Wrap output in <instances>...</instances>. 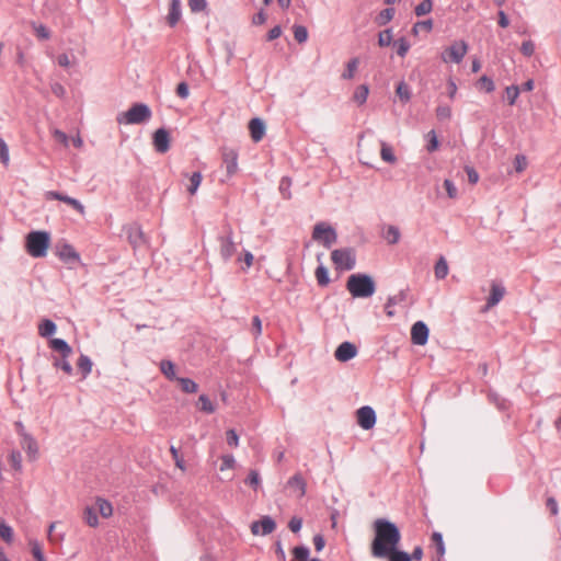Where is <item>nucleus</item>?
Returning a JSON list of instances; mask_svg holds the SVG:
<instances>
[{
    "mask_svg": "<svg viewBox=\"0 0 561 561\" xmlns=\"http://www.w3.org/2000/svg\"><path fill=\"white\" fill-rule=\"evenodd\" d=\"M179 381L181 389L185 393H195L198 390L197 383L190 378H176Z\"/></svg>",
    "mask_w": 561,
    "mask_h": 561,
    "instance_id": "obj_31",
    "label": "nucleus"
},
{
    "mask_svg": "<svg viewBox=\"0 0 561 561\" xmlns=\"http://www.w3.org/2000/svg\"><path fill=\"white\" fill-rule=\"evenodd\" d=\"M393 15H394L393 9H385L379 13V15L377 18V22L380 25L387 24L388 22H390L393 19Z\"/></svg>",
    "mask_w": 561,
    "mask_h": 561,
    "instance_id": "obj_48",
    "label": "nucleus"
},
{
    "mask_svg": "<svg viewBox=\"0 0 561 561\" xmlns=\"http://www.w3.org/2000/svg\"><path fill=\"white\" fill-rule=\"evenodd\" d=\"M431 539H432V543L436 548V552H437L438 557L444 556V553H445V546H444L442 534L435 531V533H433Z\"/></svg>",
    "mask_w": 561,
    "mask_h": 561,
    "instance_id": "obj_40",
    "label": "nucleus"
},
{
    "mask_svg": "<svg viewBox=\"0 0 561 561\" xmlns=\"http://www.w3.org/2000/svg\"><path fill=\"white\" fill-rule=\"evenodd\" d=\"M0 162L4 167H8L10 163L9 147L1 137H0Z\"/></svg>",
    "mask_w": 561,
    "mask_h": 561,
    "instance_id": "obj_42",
    "label": "nucleus"
},
{
    "mask_svg": "<svg viewBox=\"0 0 561 561\" xmlns=\"http://www.w3.org/2000/svg\"><path fill=\"white\" fill-rule=\"evenodd\" d=\"M181 19V1L171 0L169 14L167 16L170 26H174Z\"/></svg>",
    "mask_w": 561,
    "mask_h": 561,
    "instance_id": "obj_19",
    "label": "nucleus"
},
{
    "mask_svg": "<svg viewBox=\"0 0 561 561\" xmlns=\"http://www.w3.org/2000/svg\"><path fill=\"white\" fill-rule=\"evenodd\" d=\"M46 198L64 202L67 205L71 206L73 209H76L80 215H84L85 213L84 206L78 199L69 197L67 195H62L61 193L49 191L46 193Z\"/></svg>",
    "mask_w": 561,
    "mask_h": 561,
    "instance_id": "obj_12",
    "label": "nucleus"
},
{
    "mask_svg": "<svg viewBox=\"0 0 561 561\" xmlns=\"http://www.w3.org/2000/svg\"><path fill=\"white\" fill-rule=\"evenodd\" d=\"M504 295L505 288L502 285L493 282L491 284V291L486 301L485 309H490L496 306L503 299Z\"/></svg>",
    "mask_w": 561,
    "mask_h": 561,
    "instance_id": "obj_18",
    "label": "nucleus"
},
{
    "mask_svg": "<svg viewBox=\"0 0 561 561\" xmlns=\"http://www.w3.org/2000/svg\"><path fill=\"white\" fill-rule=\"evenodd\" d=\"M22 446L31 458L34 459L36 457L38 453V446L32 437L24 436Z\"/></svg>",
    "mask_w": 561,
    "mask_h": 561,
    "instance_id": "obj_26",
    "label": "nucleus"
},
{
    "mask_svg": "<svg viewBox=\"0 0 561 561\" xmlns=\"http://www.w3.org/2000/svg\"><path fill=\"white\" fill-rule=\"evenodd\" d=\"M392 42V33L390 30L382 31L379 34L378 44L381 47L389 46Z\"/></svg>",
    "mask_w": 561,
    "mask_h": 561,
    "instance_id": "obj_54",
    "label": "nucleus"
},
{
    "mask_svg": "<svg viewBox=\"0 0 561 561\" xmlns=\"http://www.w3.org/2000/svg\"><path fill=\"white\" fill-rule=\"evenodd\" d=\"M56 255L65 263H79L80 254L68 242L56 244Z\"/></svg>",
    "mask_w": 561,
    "mask_h": 561,
    "instance_id": "obj_8",
    "label": "nucleus"
},
{
    "mask_svg": "<svg viewBox=\"0 0 561 561\" xmlns=\"http://www.w3.org/2000/svg\"><path fill=\"white\" fill-rule=\"evenodd\" d=\"M78 367L82 371L83 376L85 377L92 370V362L88 356L81 355L78 359Z\"/></svg>",
    "mask_w": 561,
    "mask_h": 561,
    "instance_id": "obj_38",
    "label": "nucleus"
},
{
    "mask_svg": "<svg viewBox=\"0 0 561 561\" xmlns=\"http://www.w3.org/2000/svg\"><path fill=\"white\" fill-rule=\"evenodd\" d=\"M444 187L446 188L447 195L449 198H456L457 197V187L450 180L444 181Z\"/></svg>",
    "mask_w": 561,
    "mask_h": 561,
    "instance_id": "obj_62",
    "label": "nucleus"
},
{
    "mask_svg": "<svg viewBox=\"0 0 561 561\" xmlns=\"http://www.w3.org/2000/svg\"><path fill=\"white\" fill-rule=\"evenodd\" d=\"M368 93H369L368 87L365 85V84H362V85L356 88V90H355V92L353 94V100L357 104L362 105V104H364L366 102Z\"/></svg>",
    "mask_w": 561,
    "mask_h": 561,
    "instance_id": "obj_32",
    "label": "nucleus"
},
{
    "mask_svg": "<svg viewBox=\"0 0 561 561\" xmlns=\"http://www.w3.org/2000/svg\"><path fill=\"white\" fill-rule=\"evenodd\" d=\"M220 254L225 261L230 260L236 251L237 247L232 240V231L230 230L227 236L220 237Z\"/></svg>",
    "mask_w": 561,
    "mask_h": 561,
    "instance_id": "obj_14",
    "label": "nucleus"
},
{
    "mask_svg": "<svg viewBox=\"0 0 561 561\" xmlns=\"http://www.w3.org/2000/svg\"><path fill=\"white\" fill-rule=\"evenodd\" d=\"M346 288L355 298H367L376 290L373 278L366 274H353L348 277Z\"/></svg>",
    "mask_w": 561,
    "mask_h": 561,
    "instance_id": "obj_3",
    "label": "nucleus"
},
{
    "mask_svg": "<svg viewBox=\"0 0 561 561\" xmlns=\"http://www.w3.org/2000/svg\"><path fill=\"white\" fill-rule=\"evenodd\" d=\"M357 423L364 430H370L376 423V413L370 407H362L356 412Z\"/></svg>",
    "mask_w": 561,
    "mask_h": 561,
    "instance_id": "obj_9",
    "label": "nucleus"
},
{
    "mask_svg": "<svg viewBox=\"0 0 561 561\" xmlns=\"http://www.w3.org/2000/svg\"><path fill=\"white\" fill-rule=\"evenodd\" d=\"M433 3L432 0H423L419 5L415 8V14L417 16L425 15L432 11Z\"/></svg>",
    "mask_w": 561,
    "mask_h": 561,
    "instance_id": "obj_45",
    "label": "nucleus"
},
{
    "mask_svg": "<svg viewBox=\"0 0 561 561\" xmlns=\"http://www.w3.org/2000/svg\"><path fill=\"white\" fill-rule=\"evenodd\" d=\"M9 460L14 469L19 470L21 468V454L19 451H12L9 456Z\"/></svg>",
    "mask_w": 561,
    "mask_h": 561,
    "instance_id": "obj_63",
    "label": "nucleus"
},
{
    "mask_svg": "<svg viewBox=\"0 0 561 561\" xmlns=\"http://www.w3.org/2000/svg\"><path fill=\"white\" fill-rule=\"evenodd\" d=\"M380 157L385 162H388L391 164L396 163V161H397V158L393 153L392 148L383 141L381 142Z\"/></svg>",
    "mask_w": 561,
    "mask_h": 561,
    "instance_id": "obj_30",
    "label": "nucleus"
},
{
    "mask_svg": "<svg viewBox=\"0 0 561 561\" xmlns=\"http://www.w3.org/2000/svg\"><path fill=\"white\" fill-rule=\"evenodd\" d=\"M190 10L194 13L204 11L207 7L206 0H188Z\"/></svg>",
    "mask_w": 561,
    "mask_h": 561,
    "instance_id": "obj_53",
    "label": "nucleus"
},
{
    "mask_svg": "<svg viewBox=\"0 0 561 561\" xmlns=\"http://www.w3.org/2000/svg\"><path fill=\"white\" fill-rule=\"evenodd\" d=\"M478 87L488 93L492 92L495 88L493 81L486 76H482L479 79Z\"/></svg>",
    "mask_w": 561,
    "mask_h": 561,
    "instance_id": "obj_50",
    "label": "nucleus"
},
{
    "mask_svg": "<svg viewBox=\"0 0 561 561\" xmlns=\"http://www.w3.org/2000/svg\"><path fill=\"white\" fill-rule=\"evenodd\" d=\"M28 546L31 548V553L36 561H46L43 547L37 540L31 539L28 541Z\"/></svg>",
    "mask_w": 561,
    "mask_h": 561,
    "instance_id": "obj_25",
    "label": "nucleus"
},
{
    "mask_svg": "<svg viewBox=\"0 0 561 561\" xmlns=\"http://www.w3.org/2000/svg\"><path fill=\"white\" fill-rule=\"evenodd\" d=\"M276 528L275 522L270 516H264L261 520L254 522L251 525L253 535H268Z\"/></svg>",
    "mask_w": 561,
    "mask_h": 561,
    "instance_id": "obj_11",
    "label": "nucleus"
},
{
    "mask_svg": "<svg viewBox=\"0 0 561 561\" xmlns=\"http://www.w3.org/2000/svg\"><path fill=\"white\" fill-rule=\"evenodd\" d=\"M396 93L403 102H408L410 100V89L405 82H400L398 84Z\"/></svg>",
    "mask_w": 561,
    "mask_h": 561,
    "instance_id": "obj_47",
    "label": "nucleus"
},
{
    "mask_svg": "<svg viewBox=\"0 0 561 561\" xmlns=\"http://www.w3.org/2000/svg\"><path fill=\"white\" fill-rule=\"evenodd\" d=\"M53 137L60 144H62L65 147L68 146V142H69V138L68 136L62 131V130H59V129H54L53 130Z\"/></svg>",
    "mask_w": 561,
    "mask_h": 561,
    "instance_id": "obj_61",
    "label": "nucleus"
},
{
    "mask_svg": "<svg viewBox=\"0 0 561 561\" xmlns=\"http://www.w3.org/2000/svg\"><path fill=\"white\" fill-rule=\"evenodd\" d=\"M224 162L226 163L227 172L231 175L238 169V154L234 150H229L224 153Z\"/></svg>",
    "mask_w": 561,
    "mask_h": 561,
    "instance_id": "obj_20",
    "label": "nucleus"
},
{
    "mask_svg": "<svg viewBox=\"0 0 561 561\" xmlns=\"http://www.w3.org/2000/svg\"><path fill=\"white\" fill-rule=\"evenodd\" d=\"M83 519L90 527H96L99 525L96 510L90 506L85 507L83 511Z\"/></svg>",
    "mask_w": 561,
    "mask_h": 561,
    "instance_id": "obj_28",
    "label": "nucleus"
},
{
    "mask_svg": "<svg viewBox=\"0 0 561 561\" xmlns=\"http://www.w3.org/2000/svg\"><path fill=\"white\" fill-rule=\"evenodd\" d=\"M0 538L7 543L13 541V529L4 523H0Z\"/></svg>",
    "mask_w": 561,
    "mask_h": 561,
    "instance_id": "obj_41",
    "label": "nucleus"
},
{
    "mask_svg": "<svg viewBox=\"0 0 561 561\" xmlns=\"http://www.w3.org/2000/svg\"><path fill=\"white\" fill-rule=\"evenodd\" d=\"M312 239L329 249L336 242L337 236L330 225L319 222L313 228Z\"/></svg>",
    "mask_w": 561,
    "mask_h": 561,
    "instance_id": "obj_6",
    "label": "nucleus"
},
{
    "mask_svg": "<svg viewBox=\"0 0 561 561\" xmlns=\"http://www.w3.org/2000/svg\"><path fill=\"white\" fill-rule=\"evenodd\" d=\"M505 94H506L510 105H513V104H515V102L519 95V88L517 85L507 87L505 89Z\"/></svg>",
    "mask_w": 561,
    "mask_h": 561,
    "instance_id": "obj_49",
    "label": "nucleus"
},
{
    "mask_svg": "<svg viewBox=\"0 0 561 561\" xmlns=\"http://www.w3.org/2000/svg\"><path fill=\"white\" fill-rule=\"evenodd\" d=\"M249 130L254 142H259L265 136V124L260 118H252L249 122Z\"/></svg>",
    "mask_w": 561,
    "mask_h": 561,
    "instance_id": "obj_17",
    "label": "nucleus"
},
{
    "mask_svg": "<svg viewBox=\"0 0 561 561\" xmlns=\"http://www.w3.org/2000/svg\"><path fill=\"white\" fill-rule=\"evenodd\" d=\"M293 556L295 561H307L309 558V549L306 547H295Z\"/></svg>",
    "mask_w": 561,
    "mask_h": 561,
    "instance_id": "obj_44",
    "label": "nucleus"
},
{
    "mask_svg": "<svg viewBox=\"0 0 561 561\" xmlns=\"http://www.w3.org/2000/svg\"><path fill=\"white\" fill-rule=\"evenodd\" d=\"M33 30L39 39H48L50 37V33L47 27L42 24H33Z\"/></svg>",
    "mask_w": 561,
    "mask_h": 561,
    "instance_id": "obj_55",
    "label": "nucleus"
},
{
    "mask_svg": "<svg viewBox=\"0 0 561 561\" xmlns=\"http://www.w3.org/2000/svg\"><path fill=\"white\" fill-rule=\"evenodd\" d=\"M49 344L54 351L59 352L64 357H69L72 354L71 347L61 339H53Z\"/></svg>",
    "mask_w": 561,
    "mask_h": 561,
    "instance_id": "obj_21",
    "label": "nucleus"
},
{
    "mask_svg": "<svg viewBox=\"0 0 561 561\" xmlns=\"http://www.w3.org/2000/svg\"><path fill=\"white\" fill-rule=\"evenodd\" d=\"M448 264L444 256H440L435 264L434 274L437 279H444L448 275Z\"/></svg>",
    "mask_w": 561,
    "mask_h": 561,
    "instance_id": "obj_22",
    "label": "nucleus"
},
{
    "mask_svg": "<svg viewBox=\"0 0 561 561\" xmlns=\"http://www.w3.org/2000/svg\"><path fill=\"white\" fill-rule=\"evenodd\" d=\"M374 533L370 551L373 557L378 559L397 549L401 541V533L397 525L383 518L374 522Z\"/></svg>",
    "mask_w": 561,
    "mask_h": 561,
    "instance_id": "obj_1",
    "label": "nucleus"
},
{
    "mask_svg": "<svg viewBox=\"0 0 561 561\" xmlns=\"http://www.w3.org/2000/svg\"><path fill=\"white\" fill-rule=\"evenodd\" d=\"M227 443L231 447H237L239 444V436L234 430H228L226 432Z\"/></svg>",
    "mask_w": 561,
    "mask_h": 561,
    "instance_id": "obj_60",
    "label": "nucleus"
},
{
    "mask_svg": "<svg viewBox=\"0 0 561 561\" xmlns=\"http://www.w3.org/2000/svg\"><path fill=\"white\" fill-rule=\"evenodd\" d=\"M287 488L290 493L298 499H301L306 494V481L300 474H295L287 482Z\"/></svg>",
    "mask_w": 561,
    "mask_h": 561,
    "instance_id": "obj_16",
    "label": "nucleus"
},
{
    "mask_svg": "<svg viewBox=\"0 0 561 561\" xmlns=\"http://www.w3.org/2000/svg\"><path fill=\"white\" fill-rule=\"evenodd\" d=\"M245 482L249 483L252 488L256 489L260 484L259 473L255 470L250 471Z\"/></svg>",
    "mask_w": 561,
    "mask_h": 561,
    "instance_id": "obj_64",
    "label": "nucleus"
},
{
    "mask_svg": "<svg viewBox=\"0 0 561 561\" xmlns=\"http://www.w3.org/2000/svg\"><path fill=\"white\" fill-rule=\"evenodd\" d=\"M428 340V328L422 321L415 322L411 328V341L415 345H425Z\"/></svg>",
    "mask_w": 561,
    "mask_h": 561,
    "instance_id": "obj_10",
    "label": "nucleus"
},
{
    "mask_svg": "<svg viewBox=\"0 0 561 561\" xmlns=\"http://www.w3.org/2000/svg\"><path fill=\"white\" fill-rule=\"evenodd\" d=\"M153 146L158 152L164 153L170 148L169 133L163 129H157L153 135Z\"/></svg>",
    "mask_w": 561,
    "mask_h": 561,
    "instance_id": "obj_15",
    "label": "nucleus"
},
{
    "mask_svg": "<svg viewBox=\"0 0 561 561\" xmlns=\"http://www.w3.org/2000/svg\"><path fill=\"white\" fill-rule=\"evenodd\" d=\"M468 51V45L463 41L454 42L442 53V60L444 62L459 64Z\"/></svg>",
    "mask_w": 561,
    "mask_h": 561,
    "instance_id": "obj_7",
    "label": "nucleus"
},
{
    "mask_svg": "<svg viewBox=\"0 0 561 561\" xmlns=\"http://www.w3.org/2000/svg\"><path fill=\"white\" fill-rule=\"evenodd\" d=\"M95 504H96L95 510L99 511V513L101 514L102 517L108 518L112 516L113 506L108 501H106L104 499H98Z\"/></svg>",
    "mask_w": 561,
    "mask_h": 561,
    "instance_id": "obj_24",
    "label": "nucleus"
},
{
    "mask_svg": "<svg viewBox=\"0 0 561 561\" xmlns=\"http://www.w3.org/2000/svg\"><path fill=\"white\" fill-rule=\"evenodd\" d=\"M358 65V58L351 59L346 65L345 71L342 73V78L346 80L353 79L357 71Z\"/></svg>",
    "mask_w": 561,
    "mask_h": 561,
    "instance_id": "obj_33",
    "label": "nucleus"
},
{
    "mask_svg": "<svg viewBox=\"0 0 561 561\" xmlns=\"http://www.w3.org/2000/svg\"><path fill=\"white\" fill-rule=\"evenodd\" d=\"M197 408L208 414H211L216 411V405L211 402V400L206 394H201L197 401Z\"/></svg>",
    "mask_w": 561,
    "mask_h": 561,
    "instance_id": "obj_23",
    "label": "nucleus"
},
{
    "mask_svg": "<svg viewBox=\"0 0 561 561\" xmlns=\"http://www.w3.org/2000/svg\"><path fill=\"white\" fill-rule=\"evenodd\" d=\"M357 355L356 346L351 342H343L337 346L334 352V356L339 362H347Z\"/></svg>",
    "mask_w": 561,
    "mask_h": 561,
    "instance_id": "obj_13",
    "label": "nucleus"
},
{
    "mask_svg": "<svg viewBox=\"0 0 561 561\" xmlns=\"http://www.w3.org/2000/svg\"><path fill=\"white\" fill-rule=\"evenodd\" d=\"M314 274L320 286L324 287L330 283L328 270L323 265L318 266Z\"/></svg>",
    "mask_w": 561,
    "mask_h": 561,
    "instance_id": "obj_36",
    "label": "nucleus"
},
{
    "mask_svg": "<svg viewBox=\"0 0 561 561\" xmlns=\"http://www.w3.org/2000/svg\"><path fill=\"white\" fill-rule=\"evenodd\" d=\"M394 45L397 47V54L401 57H404L410 49V44L408 43V41L405 38L398 39L394 43Z\"/></svg>",
    "mask_w": 561,
    "mask_h": 561,
    "instance_id": "obj_51",
    "label": "nucleus"
},
{
    "mask_svg": "<svg viewBox=\"0 0 561 561\" xmlns=\"http://www.w3.org/2000/svg\"><path fill=\"white\" fill-rule=\"evenodd\" d=\"M160 369H161L162 374L167 378H169L171 380L176 379L174 364L172 362H170V360H162L160 363Z\"/></svg>",
    "mask_w": 561,
    "mask_h": 561,
    "instance_id": "obj_37",
    "label": "nucleus"
},
{
    "mask_svg": "<svg viewBox=\"0 0 561 561\" xmlns=\"http://www.w3.org/2000/svg\"><path fill=\"white\" fill-rule=\"evenodd\" d=\"M331 260L336 270L350 271L355 266V251L353 249H337L332 251Z\"/></svg>",
    "mask_w": 561,
    "mask_h": 561,
    "instance_id": "obj_5",
    "label": "nucleus"
},
{
    "mask_svg": "<svg viewBox=\"0 0 561 561\" xmlns=\"http://www.w3.org/2000/svg\"><path fill=\"white\" fill-rule=\"evenodd\" d=\"M55 331L56 324L48 319L42 321V323L38 325V333L43 337L50 336L51 334L55 333Z\"/></svg>",
    "mask_w": 561,
    "mask_h": 561,
    "instance_id": "obj_29",
    "label": "nucleus"
},
{
    "mask_svg": "<svg viewBox=\"0 0 561 561\" xmlns=\"http://www.w3.org/2000/svg\"><path fill=\"white\" fill-rule=\"evenodd\" d=\"M383 559H387L388 561H411L410 554L399 550L398 548L385 556Z\"/></svg>",
    "mask_w": 561,
    "mask_h": 561,
    "instance_id": "obj_34",
    "label": "nucleus"
},
{
    "mask_svg": "<svg viewBox=\"0 0 561 561\" xmlns=\"http://www.w3.org/2000/svg\"><path fill=\"white\" fill-rule=\"evenodd\" d=\"M170 453H171L172 458H173V460L175 462V466L179 469L184 471L185 470V463H184L183 458L180 456L178 448H175L174 446H171L170 447Z\"/></svg>",
    "mask_w": 561,
    "mask_h": 561,
    "instance_id": "obj_56",
    "label": "nucleus"
},
{
    "mask_svg": "<svg viewBox=\"0 0 561 561\" xmlns=\"http://www.w3.org/2000/svg\"><path fill=\"white\" fill-rule=\"evenodd\" d=\"M385 239L390 244H396L400 239V231L394 226H388L385 231Z\"/></svg>",
    "mask_w": 561,
    "mask_h": 561,
    "instance_id": "obj_35",
    "label": "nucleus"
},
{
    "mask_svg": "<svg viewBox=\"0 0 561 561\" xmlns=\"http://www.w3.org/2000/svg\"><path fill=\"white\" fill-rule=\"evenodd\" d=\"M520 51L524 56L530 57L535 53V44L533 41H525L520 46Z\"/></svg>",
    "mask_w": 561,
    "mask_h": 561,
    "instance_id": "obj_58",
    "label": "nucleus"
},
{
    "mask_svg": "<svg viewBox=\"0 0 561 561\" xmlns=\"http://www.w3.org/2000/svg\"><path fill=\"white\" fill-rule=\"evenodd\" d=\"M188 180L190 183L187 184L186 190L190 193V195H194L202 183L203 175L201 172H194Z\"/></svg>",
    "mask_w": 561,
    "mask_h": 561,
    "instance_id": "obj_27",
    "label": "nucleus"
},
{
    "mask_svg": "<svg viewBox=\"0 0 561 561\" xmlns=\"http://www.w3.org/2000/svg\"><path fill=\"white\" fill-rule=\"evenodd\" d=\"M50 245V233L47 231H31L25 237V250L32 257H44Z\"/></svg>",
    "mask_w": 561,
    "mask_h": 561,
    "instance_id": "obj_2",
    "label": "nucleus"
},
{
    "mask_svg": "<svg viewBox=\"0 0 561 561\" xmlns=\"http://www.w3.org/2000/svg\"><path fill=\"white\" fill-rule=\"evenodd\" d=\"M220 460H221L220 471L233 469L236 466V460L232 455H222Z\"/></svg>",
    "mask_w": 561,
    "mask_h": 561,
    "instance_id": "obj_46",
    "label": "nucleus"
},
{
    "mask_svg": "<svg viewBox=\"0 0 561 561\" xmlns=\"http://www.w3.org/2000/svg\"><path fill=\"white\" fill-rule=\"evenodd\" d=\"M150 117V108L146 104L136 103L128 111L119 113L116 119L118 124L129 125L145 123Z\"/></svg>",
    "mask_w": 561,
    "mask_h": 561,
    "instance_id": "obj_4",
    "label": "nucleus"
},
{
    "mask_svg": "<svg viewBox=\"0 0 561 561\" xmlns=\"http://www.w3.org/2000/svg\"><path fill=\"white\" fill-rule=\"evenodd\" d=\"M514 167L517 172H523L527 167V159L525 156H516L514 159Z\"/></svg>",
    "mask_w": 561,
    "mask_h": 561,
    "instance_id": "obj_59",
    "label": "nucleus"
},
{
    "mask_svg": "<svg viewBox=\"0 0 561 561\" xmlns=\"http://www.w3.org/2000/svg\"><path fill=\"white\" fill-rule=\"evenodd\" d=\"M68 357H64L61 356L60 358L59 357H54V366L56 368H60L62 369L67 375H71L72 374V366L70 365V363L67 360Z\"/></svg>",
    "mask_w": 561,
    "mask_h": 561,
    "instance_id": "obj_39",
    "label": "nucleus"
},
{
    "mask_svg": "<svg viewBox=\"0 0 561 561\" xmlns=\"http://www.w3.org/2000/svg\"><path fill=\"white\" fill-rule=\"evenodd\" d=\"M426 137L428 139L427 150L430 152L435 151L438 148V139L436 133L434 130H431L427 133Z\"/></svg>",
    "mask_w": 561,
    "mask_h": 561,
    "instance_id": "obj_57",
    "label": "nucleus"
},
{
    "mask_svg": "<svg viewBox=\"0 0 561 561\" xmlns=\"http://www.w3.org/2000/svg\"><path fill=\"white\" fill-rule=\"evenodd\" d=\"M436 117L439 121L449 119L451 117V108L448 105H439L436 108Z\"/></svg>",
    "mask_w": 561,
    "mask_h": 561,
    "instance_id": "obj_52",
    "label": "nucleus"
},
{
    "mask_svg": "<svg viewBox=\"0 0 561 561\" xmlns=\"http://www.w3.org/2000/svg\"><path fill=\"white\" fill-rule=\"evenodd\" d=\"M294 37L298 43H305L308 39V31L302 25L294 26Z\"/></svg>",
    "mask_w": 561,
    "mask_h": 561,
    "instance_id": "obj_43",
    "label": "nucleus"
}]
</instances>
